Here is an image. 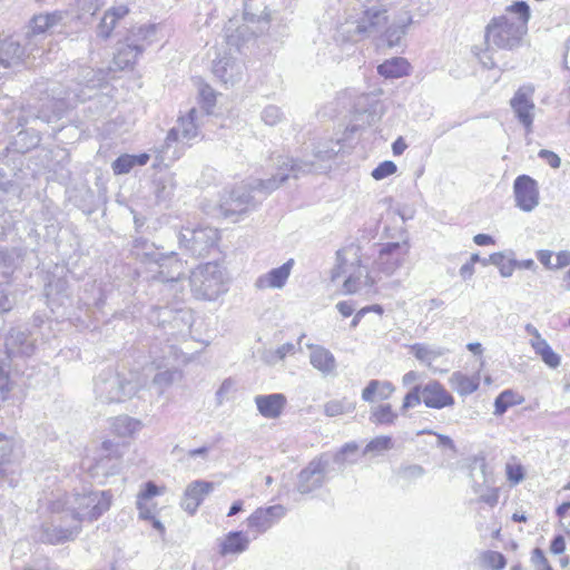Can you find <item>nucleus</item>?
<instances>
[{"mask_svg": "<svg viewBox=\"0 0 570 570\" xmlns=\"http://www.w3.org/2000/svg\"><path fill=\"white\" fill-rule=\"evenodd\" d=\"M356 131V125L350 124L342 137L332 142L330 148L315 147L313 149V157L315 160L305 156L304 159H293L285 156L276 158L277 173L269 179L257 180L253 189H258L264 193L275 190L281 184L285 183L291 176L298 178L301 175L308 173H323L327 169L321 163L326 161L333 157H344L345 154H351L354 149L353 135Z\"/></svg>", "mask_w": 570, "mask_h": 570, "instance_id": "f257e3e1", "label": "nucleus"}, {"mask_svg": "<svg viewBox=\"0 0 570 570\" xmlns=\"http://www.w3.org/2000/svg\"><path fill=\"white\" fill-rule=\"evenodd\" d=\"M530 7L525 1H515L501 16L493 17L485 27L484 40L488 50L513 51L522 46L528 32Z\"/></svg>", "mask_w": 570, "mask_h": 570, "instance_id": "f03ea898", "label": "nucleus"}, {"mask_svg": "<svg viewBox=\"0 0 570 570\" xmlns=\"http://www.w3.org/2000/svg\"><path fill=\"white\" fill-rule=\"evenodd\" d=\"M3 348H0V404L9 397L11 380L9 371H19L20 363L31 357L36 352V338L28 328L12 327L4 335Z\"/></svg>", "mask_w": 570, "mask_h": 570, "instance_id": "7ed1b4c3", "label": "nucleus"}, {"mask_svg": "<svg viewBox=\"0 0 570 570\" xmlns=\"http://www.w3.org/2000/svg\"><path fill=\"white\" fill-rule=\"evenodd\" d=\"M110 491H83L66 495L63 499L53 500L50 503L52 513L70 515L72 522L81 525L82 522L98 520L111 505Z\"/></svg>", "mask_w": 570, "mask_h": 570, "instance_id": "20e7f679", "label": "nucleus"}, {"mask_svg": "<svg viewBox=\"0 0 570 570\" xmlns=\"http://www.w3.org/2000/svg\"><path fill=\"white\" fill-rule=\"evenodd\" d=\"M198 117L199 111L191 108L186 116L178 119L177 126L168 131L161 148L157 151V159L160 163L168 166V163L177 160L183 154V148L178 145L189 142L198 136Z\"/></svg>", "mask_w": 570, "mask_h": 570, "instance_id": "39448f33", "label": "nucleus"}, {"mask_svg": "<svg viewBox=\"0 0 570 570\" xmlns=\"http://www.w3.org/2000/svg\"><path fill=\"white\" fill-rule=\"evenodd\" d=\"M365 10L361 19H358V35L364 33L367 37H376L384 30V40L389 47L400 45L401 39L406 32V27L412 22L409 17L406 23L401 26L392 24L386 28L387 10L383 6L364 4Z\"/></svg>", "mask_w": 570, "mask_h": 570, "instance_id": "423d86ee", "label": "nucleus"}, {"mask_svg": "<svg viewBox=\"0 0 570 570\" xmlns=\"http://www.w3.org/2000/svg\"><path fill=\"white\" fill-rule=\"evenodd\" d=\"M138 392V383L130 377L114 372L102 371L95 381V394L101 403H121Z\"/></svg>", "mask_w": 570, "mask_h": 570, "instance_id": "0eeeda50", "label": "nucleus"}, {"mask_svg": "<svg viewBox=\"0 0 570 570\" xmlns=\"http://www.w3.org/2000/svg\"><path fill=\"white\" fill-rule=\"evenodd\" d=\"M189 284L198 299L214 301L227 291L223 271L217 263H206L194 269Z\"/></svg>", "mask_w": 570, "mask_h": 570, "instance_id": "6e6552de", "label": "nucleus"}, {"mask_svg": "<svg viewBox=\"0 0 570 570\" xmlns=\"http://www.w3.org/2000/svg\"><path fill=\"white\" fill-rule=\"evenodd\" d=\"M179 247L191 256H206L218 240V232L208 226L184 227L177 235Z\"/></svg>", "mask_w": 570, "mask_h": 570, "instance_id": "1a4fd4ad", "label": "nucleus"}, {"mask_svg": "<svg viewBox=\"0 0 570 570\" xmlns=\"http://www.w3.org/2000/svg\"><path fill=\"white\" fill-rule=\"evenodd\" d=\"M69 517L67 512L53 513L51 522L41 524L38 533L39 540L49 544H61L75 540L81 531V525L72 521L67 524Z\"/></svg>", "mask_w": 570, "mask_h": 570, "instance_id": "9d476101", "label": "nucleus"}, {"mask_svg": "<svg viewBox=\"0 0 570 570\" xmlns=\"http://www.w3.org/2000/svg\"><path fill=\"white\" fill-rule=\"evenodd\" d=\"M119 446L111 441H104L100 449V454L92 459H85L82 461V469L87 470L91 478H100L112 475L119 470L120 459Z\"/></svg>", "mask_w": 570, "mask_h": 570, "instance_id": "9b49d317", "label": "nucleus"}, {"mask_svg": "<svg viewBox=\"0 0 570 570\" xmlns=\"http://www.w3.org/2000/svg\"><path fill=\"white\" fill-rule=\"evenodd\" d=\"M87 98H90V96L85 92L83 88L68 89L63 96L53 97L43 102L36 115V119L46 124H53L61 119L67 109L78 101H85Z\"/></svg>", "mask_w": 570, "mask_h": 570, "instance_id": "f8f14e48", "label": "nucleus"}, {"mask_svg": "<svg viewBox=\"0 0 570 570\" xmlns=\"http://www.w3.org/2000/svg\"><path fill=\"white\" fill-rule=\"evenodd\" d=\"M328 476L327 456H317L298 473L296 490L302 494H308L320 489Z\"/></svg>", "mask_w": 570, "mask_h": 570, "instance_id": "ddd939ff", "label": "nucleus"}, {"mask_svg": "<svg viewBox=\"0 0 570 570\" xmlns=\"http://www.w3.org/2000/svg\"><path fill=\"white\" fill-rule=\"evenodd\" d=\"M401 234L402 240L386 243L380 249L377 265L386 275L393 274L403 264L409 254V237L405 230H402Z\"/></svg>", "mask_w": 570, "mask_h": 570, "instance_id": "4468645a", "label": "nucleus"}, {"mask_svg": "<svg viewBox=\"0 0 570 570\" xmlns=\"http://www.w3.org/2000/svg\"><path fill=\"white\" fill-rule=\"evenodd\" d=\"M515 205L523 212H532L539 204V189L537 181L528 176L520 175L513 183Z\"/></svg>", "mask_w": 570, "mask_h": 570, "instance_id": "2eb2a0df", "label": "nucleus"}, {"mask_svg": "<svg viewBox=\"0 0 570 570\" xmlns=\"http://www.w3.org/2000/svg\"><path fill=\"white\" fill-rule=\"evenodd\" d=\"M150 261L159 266L158 279L163 283L178 282L185 274L184 263L176 257L174 252L161 254L158 252H146Z\"/></svg>", "mask_w": 570, "mask_h": 570, "instance_id": "dca6fc26", "label": "nucleus"}, {"mask_svg": "<svg viewBox=\"0 0 570 570\" xmlns=\"http://www.w3.org/2000/svg\"><path fill=\"white\" fill-rule=\"evenodd\" d=\"M255 206L256 204L250 189L246 185H239L233 188L228 197L222 202L220 209L226 217H232L234 215L244 214Z\"/></svg>", "mask_w": 570, "mask_h": 570, "instance_id": "f3484780", "label": "nucleus"}, {"mask_svg": "<svg viewBox=\"0 0 570 570\" xmlns=\"http://www.w3.org/2000/svg\"><path fill=\"white\" fill-rule=\"evenodd\" d=\"M286 514L282 504L257 508L246 520L247 527L257 534H262L276 524Z\"/></svg>", "mask_w": 570, "mask_h": 570, "instance_id": "a211bd4d", "label": "nucleus"}, {"mask_svg": "<svg viewBox=\"0 0 570 570\" xmlns=\"http://www.w3.org/2000/svg\"><path fill=\"white\" fill-rule=\"evenodd\" d=\"M19 455L16 451V442L0 433V479L9 482L13 487V478L17 473Z\"/></svg>", "mask_w": 570, "mask_h": 570, "instance_id": "6ab92c4d", "label": "nucleus"}, {"mask_svg": "<svg viewBox=\"0 0 570 570\" xmlns=\"http://www.w3.org/2000/svg\"><path fill=\"white\" fill-rule=\"evenodd\" d=\"M60 19L61 16L58 13L38 14L32 18L26 33V45L29 48V52H32L38 47V42L46 37L47 31L56 26Z\"/></svg>", "mask_w": 570, "mask_h": 570, "instance_id": "aec40b11", "label": "nucleus"}, {"mask_svg": "<svg viewBox=\"0 0 570 570\" xmlns=\"http://www.w3.org/2000/svg\"><path fill=\"white\" fill-rule=\"evenodd\" d=\"M214 483L196 480L187 485L180 501V507L189 514H195L205 498L213 492Z\"/></svg>", "mask_w": 570, "mask_h": 570, "instance_id": "412c9836", "label": "nucleus"}, {"mask_svg": "<svg viewBox=\"0 0 570 570\" xmlns=\"http://www.w3.org/2000/svg\"><path fill=\"white\" fill-rule=\"evenodd\" d=\"M533 90L531 88H519L511 99V108L518 120L529 131L533 122L534 104L531 99Z\"/></svg>", "mask_w": 570, "mask_h": 570, "instance_id": "4be33fe9", "label": "nucleus"}, {"mask_svg": "<svg viewBox=\"0 0 570 570\" xmlns=\"http://www.w3.org/2000/svg\"><path fill=\"white\" fill-rule=\"evenodd\" d=\"M29 51L28 46L22 45L13 37L0 39V69H9L19 66Z\"/></svg>", "mask_w": 570, "mask_h": 570, "instance_id": "5701e85b", "label": "nucleus"}, {"mask_svg": "<svg viewBox=\"0 0 570 570\" xmlns=\"http://www.w3.org/2000/svg\"><path fill=\"white\" fill-rule=\"evenodd\" d=\"M244 69V63L230 56H224L213 62V73L226 85H234L239 81L243 77Z\"/></svg>", "mask_w": 570, "mask_h": 570, "instance_id": "b1692460", "label": "nucleus"}, {"mask_svg": "<svg viewBox=\"0 0 570 570\" xmlns=\"http://www.w3.org/2000/svg\"><path fill=\"white\" fill-rule=\"evenodd\" d=\"M422 391L426 407L440 410L454 404V397L439 381L428 382L422 385Z\"/></svg>", "mask_w": 570, "mask_h": 570, "instance_id": "393cba45", "label": "nucleus"}, {"mask_svg": "<svg viewBox=\"0 0 570 570\" xmlns=\"http://www.w3.org/2000/svg\"><path fill=\"white\" fill-rule=\"evenodd\" d=\"M257 411L266 419H277L283 413L287 400L282 393L259 394L254 397Z\"/></svg>", "mask_w": 570, "mask_h": 570, "instance_id": "a878e982", "label": "nucleus"}, {"mask_svg": "<svg viewBox=\"0 0 570 570\" xmlns=\"http://www.w3.org/2000/svg\"><path fill=\"white\" fill-rule=\"evenodd\" d=\"M293 266L294 259L289 258L279 267L273 268L268 273L261 275L256 279L255 286L258 289L283 288L291 275Z\"/></svg>", "mask_w": 570, "mask_h": 570, "instance_id": "bb28decb", "label": "nucleus"}, {"mask_svg": "<svg viewBox=\"0 0 570 570\" xmlns=\"http://www.w3.org/2000/svg\"><path fill=\"white\" fill-rule=\"evenodd\" d=\"M157 40V26L156 24H141L135 26L125 38V41L144 52L147 47Z\"/></svg>", "mask_w": 570, "mask_h": 570, "instance_id": "cd10ccee", "label": "nucleus"}, {"mask_svg": "<svg viewBox=\"0 0 570 570\" xmlns=\"http://www.w3.org/2000/svg\"><path fill=\"white\" fill-rule=\"evenodd\" d=\"M382 89H375L370 95H362V99L366 100L367 107L362 111L358 110V128L367 125L373 126L380 121L382 117V104L377 99L382 95Z\"/></svg>", "mask_w": 570, "mask_h": 570, "instance_id": "c85d7f7f", "label": "nucleus"}, {"mask_svg": "<svg viewBox=\"0 0 570 570\" xmlns=\"http://www.w3.org/2000/svg\"><path fill=\"white\" fill-rule=\"evenodd\" d=\"M249 538L243 531H230L218 544V552L222 557L228 554H240L245 552L249 547Z\"/></svg>", "mask_w": 570, "mask_h": 570, "instance_id": "c756f323", "label": "nucleus"}, {"mask_svg": "<svg viewBox=\"0 0 570 570\" xmlns=\"http://www.w3.org/2000/svg\"><path fill=\"white\" fill-rule=\"evenodd\" d=\"M320 456H327L328 474L342 471L345 463H354L356 456V442L346 443L334 454L323 453Z\"/></svg>", "mask_w": 570, "mask_h": 570, "instance_id": "7c9ffc66", "label": "nucleus"}, {"mask_svg": "<svg viewBox=\"0 0 570 570\" xmlns=\"http://www.w3.org/2000/svg\"><path fill=\"white\" fill-rule=\"evenodd\" d=\"M395 387L390 381L371 380L362 391L365 402L385 401L394 393Z\"/></svg>", "mask_w": 570, "mask_h": 570, "instance_id": "2f4dec72", "label": "nucleus"}, {"mask_svg": "<svg viewBox=\"0 0 570 570\" xmlns=\"http://www.w3.org/2000/svg\"><path fill=\"white\" fill-rule=\"evenodd\" d=\"M24 255L26 249L21 247L0 246V273L9 277L22 264Z\"/></svg>", "mask_w": 570, "mask_h": 570, "instance_id": "473e14b6", "label": "nucleus"}, {"mask_svg": "<svg viewBox=\"0 0 570 570\" xmlns=\"http://www.w3.org/2000/svg\"><path fill=\"white\" fill-rule=\"evenodd\" d=\"M308 347H312V345H308ZM309 361L311 364L324 375L332 374L336 367L333 354L322 346H313Z\"/></svg>", "mask_w": 570, "mask_h": 570, "instance_id": "72a5a7b5", "label": "nucleus"}, {"mask_svg": "<svg viewBox=\"0 0 570 570\" xmlns=\"http://www.w3.org/2000/svg\"><path fill=\"white\" fill-rule=\"evenodd\" d=\"M410 63L405 58L394 57L377 66V72L386 78L394 79L409 75Z\"/></svg>", "mask_w": 570, "mask_h": 570, "instance_id": "f704fd0d", "label": "nucleus"}, {"mask_svg": "<svg viewBox=\"0 0 570 570\" xmlns=\"http://www.w3.org/2000/svg\"><path fill=\"white\" fill-rule=\"evenodd\" d=\"M356 37V22L353 20H346L341 23L336 29L335 41L346 51V55L354 53V43Z\"/></svg>", "mask_w": 570, "mask_h": 570, "instance_id": "c9c22d12", "label": "nucleus"}, {"mask_svg": "<svg viewBox=\"0 0 570 570\" xmlns=\"http://www.w3.org/2000/svg\"><path fill=\"white\" fill-rule=\"evenodd\" d=\"M142 52L129 46L126 41L120 45L114 57V65L117 69L124 70L134 66Z\"/></svg>", "mask_w": 570, "mask_h": 570, "instance_id": "e433bc0d", "label": "nucleus"}, {"mask_svg": "<svg viewBox=\"0 0 570 570\" xmlns=\"http://www.w3.org/2000/svg\"><path fill=\"white\" fill-rule=\"evenodd\" d=\"M450 384L460 395H470L479 387V379L468 376L462 372H454L450 377Z\"/></svg>", "mask_w": 570, "mask_h": 570, "instance_id": "4c0bfd02", "label": "nucleus"}, {"mask_svg": "<svg viewBox=\"0 0 570 570\" xmlns=\"http://www.w3.org/2000/svg\"><path fill=\"white\" fill-rule=\"evenodd\" d=\"M396 420L397 413L392 410L389 403L372 406L368 416V421L374 425H393Z\"/></svg>", "mask_w": 570, "mask_h": 570, "instance_id": "58836bf2", "label": "nucleus"}, {"mask_svg": "<svg viewBox=\"0 0 570 570\" xmlns=\"http://www.w3.org/2000/svg\"><path fill=\"white\" fill-rule=\"evenodd\" d=\"M142 424L139 420L128 415H120L114 419L111 429L114 433L121 438L131 436L141 429Z\"/></svg>", "mask_w": 570, "mask_h": 570, "instance_id": "ea45409f", "label": "nucleus"}, {"mask_svg": "<svg viewBox=\"0 0 570 570\" xmlns=\"http://www.w3.org/2000/svg\"><path fill=\"white\" fill-rule=\"evenodd\" d=\"M523 401L524 399L513 390H504L494 400V415H503L509 407Z\"/></svg>", "mask_w": 570, "mask_h": 570, "instance_id": "a19ab883", "label": "nucleus"}, {"mask_svg": "<svg viewBox=\"0 0 570 570\" xmlns=\"http://www.w3.org/2000/svg\"><path fill=\"white\" fill-rule=\"evenodd\" d=\"M531 347L537 355L551 368H556L560 365V356L551 348L546 340L540 342H530Z\"/></svg>", "mask_w": 570, "mask_h": 570, "instance_id": "79ce46f5", "label": "nucleus"}, {"mask_svg": "<svg viewBox=\"0 0 570 570\" xmlns=\"http://www.w3.org/2000/svg\"><path fill=\"white\" fill-rule=\"evenodd\" d=\"M411 351L419 361L428 365H431L433 361L445 354V348L430 347L421 343L413 344Z\"/></svg>", "mask_w": 570, "mask_h": 570, "instance_id": "37998d69", "label": "nucleus"}, {"mask_svg": "<svg viewBox=\"0 0 570 570\" xmlns=\"http://www.w3.org/2000/svg\"><path fill=\"white\" fill-rule=\"evenodd\" d=\"M517 259H505L502 253H493L489 256V258H484L482 264L485 266L488 264H492L499 268L500 275L502 277L512 276L515 269Z\"/></svg>", "mask_w": 570, "mask_h": 570, "instance_id": "c03bdc74", "label": "nucleus"}, {"mask_svg": "<svg viewBox=\"0 0 570 570\" xmlns=\"http://www.w3.org/2000/svg\"><path fill=\"white\" fill-rule=\"evenodd\" d=\"M425 474V470L420 464H402L396 471L395 475L402 484H411Z\"/></svg>", "mask_w": 570, "mask_h": 570, "instance_id": "a18cd8bd", "label": "nucleus"}, {"mask_svg": "<svg viewBox=\"0 0 570 570\" xmlns=\"http://www.w3.org/2000/svg\"><path fill=\"white\" fill-rule=\"evenodd\" d=\"M105 76L101 70L96 71L90 67H83L81 68V72L79 76V80L77 82V86H82L87 89H95L100 86V83L104 81Z\"/></svg>", "mask_w": 570, "mask_h": 570, "instance_id": "49530a36", "label": "nucleus"}, {"mask_svg": "<svg viewBox=\"0 0 570 570\" xmlns=\"http://www.w3.org/2000/svg\"><path fill=\"white\" fill-rule=\"evenodd\" d=\"M393 448V441L391 436L381 435L372 439L365 446L363 454H374L380 455L385 451H389Z\"/></svg>", "mask_w": 570, "mask_h": 570, "instance_id": "de8ad7c7", "label": "nucleus"}, {"mask_svg": "<svg viewBox=\"0 0 570 570\" xmlns=\"http://www.w3.org/2000/svg\"><path fill=\"white\" fill-rule=\"evenodd\" d=\"M296 346L293 343H285L278 346L276 350L266 351L264 354V361L267 364L274 365L279 361H283L287 355L294 354Z\"/></svg>", "mask_w": 570, "mask_h": 570, "instance_id": "09e8293b", "label": "nucleus"}, {"mask_svg": "<svg viewBox=\"0 0 570 570\" xmlns=\"http://www.w3.org/2000/svg\"><path fill=\"white\" fill-rule=\"evenodd\" d=\"M481 561L484 566L492 570H502L507 560L501 552L488 550L481 554Z\"/></svg>", "mask_w": 570, "mask_h": 570, "instance_id": "8fccbe9b", "label": "nucleus"}, {"mask_svg": "<svg viewBox=\"0 0 570 570\" xmlns=\"http://www.w3.org/2000/svg\"><path fill=\"white\" fill-rule=\"evenodd\" d=\"M261 118L264 124L275 126L284 119V112L278 106L269 105L263 109Z\"/></svg>", "mask_w": 570, "mask_h": 570, "instance_id": "3c124183", "label": "nucleus"}, {"mask_svg": "<svg viewBox=\"0 0 570 570\" xmlns=\"http://www.w3.org/2000/svg\"><path fill=\"white\" fill-rule=\"evenodd\" d=\"M422 392V385H415L414 387H412L404 396L401 410L405 412L409 409L419 405L421 402H423Z\"/></svg>", "mask_w": 570, "mask_h": 570, "instance_id": "603ef678", "label": "nucleus"}, {"mask_svg": "<svg viewBox=\"0 0 570 570\" xmlns=\"http://www.w3.org/2000/svg\"><path fill=\"white\" fill-rule=\"evenodd\" d=\"M134 167V155L124 154L112 163V170L116 175L128 174Z\"/></svg>", "mask_w": 570, "mask_h": 570, "instance_id": "864d4df0", "label": "nucleus"}, {"mask_svg": "<svg viewBox=\"0 0 570 570\" xmlns=\"http://www.w3.org/2000/svg\"><path fill=\"white\" fill-rule=\"evenodd\" d=\"M396 170H397V167L393 161L385 160V161H382L377 167H375L372 170L371 175L375 180H382V179L393 175L394 173H396Z\"/></svg>", "mask_w": 570, "mask_h": 570, "instance_id": "5fc2aeb1", "label": "nucleus"}, {"mask_svg": "<svg viewBox=\"0 0 570 570\" xmlns=\"http://www.w3.org/2000/svg\"><path fill=\"white\" fill-rule=\"evenodd\" d=\"M352 409L351 403L344 401L333 400L325 404L324 411L327 416H336L343 414Z\"/></svg>", "mask_w": 570, "mask_h": 570, "instance_id": "6e6d98bb", "label": "nucleus"}, {"mask_svg": "<svg viewBox=\"0 0 570 570\" xmlns=\"http://www.w3.org/2000/svg\"><path fill=\"white\" fill-rule=\"evenodd\" d=\"M115 17L112 14H107V12L104 14L100 23L98 24L97 35L98 37L102 39H107L114 28L116 27Z\"/></svg>", "mask_w": 570, "mask_h": 570, "instance_id": "4d7b16f0", "label": "nucleus"}, {"mask_svg": "<svg viewBox=\"0 0 570 570\" xmlns=\"http://www.w3.org/2000/svg\"><path fill=\"white\" fill-rule=\"evenodd\" d=\"M8 283L0 282V313H6L12 309L14 298L8 291Z\"/></svg>", "mask_w": 570, "mask_h": 570, "instance_id": "13d9d810", "label": "nucleus"}, {"mask_svg": "<svg viewBox=\"0 0 570 570\" xmlns=\"http://www.w3.org/2000/svg\"><path fill=\"white\" fill-rule=\"evenodd\" d=\"M178 374L177 371L166 370L163 372H158L154 379L153 383L164 390L168 387L175 380V376Z\"/></svg>", "mask_w": 570, "mask_h": 570, "instance_id": "bf43d9fd", "label": "nucleus"}, {"mask_svg": "<svg viewBox=\"0 0 570 570\" xmlns=\"http://www.w3.org/2000/svg\"><path fill=\"white\" fill-rule=\"evenodd\" d=\"M105 0H78L77 7L82 16L95 14L104 4Z\"/></svg>", "mask_w": 570, "mask_h": 570, "instance_id": "052dcab7", "label": "nucleus"}, {"mask_svg": "<svg viewBox=\"0 0 570 570\" xmlns=\"http://www.w3.org/2000/svg\"><path fill=\"white\" fill-rule=\"evenodd\" d=\"M199 97H200L202 104L206 110V114L209 115L210 109L216 104V95H215L214 90L209 86H204V87H202V89L199 91Z\"/></svg>", "mask_w": 570, "mask_h": 570, "instance_id": "680f3d73", "label": "nucleus"}, {"mask_svg": "<svg viewBox=\"0 0 570 570\" xmlns=\"http://www.w3.org/2000/svg\"><path fill=\"white\" fill-rule=\"evenodd\" d=\"M417 434L419 435H421V434H433V435H435L438 438V445L439 446H446L451 451L456 453V446H455L453 440L450 436H448V435L433 432L432 430H422Z\"/></svg>", "mask_w": 570, "mask_h": 570, "instance_id": "e2e57ef3", "label": "nucleus"}, {"mask_svg": "<svg viewBox=\"0 0 570 570\" xmlns=\"http://www.w3.org/2000/svg\"><path fill=\"white\" fill-rule=\"evenodd\" d=\"M157 494H159L158 487L154 482L149 481L144 484V489L138 493L137 501L145 502Z\"/></svg>", "mask_w": 570, "mask_h": 570, "instance_id": "0e129e2a", "label": "nucleus"}, {"mask_svg": "<svg viewBox=\"0 0 570 570\" xmlns=\"http://www.w3.org/2000/svg\"><path fill=\"white\" fill-rule=\"evenodd\" d=\"M233 386L234 382L232 379H226L223 381V383L220 384L219 389L216 392V401L218 405L223 404L225 396L230 392Z\"/></svg>", "mask_w": 570, "mask_h": 570, "instance_id": "69168bd1", "label": "nucleus"}, {"mask_svg": "<svg viewBox=\"0 0 570 570\" xmlns=\"http://www.w3.org/2000/svg\"><path fill=\"white\" fill-rule=\"evenodd\" d=\"M508 479L513 483H519L523 480L524 473L521 465H507Z\"/></svg>", "mask_w": 570, "mask_h": 570, "instance_id": "338daca9", "label": "nucleus"}, {"mask_svg": "<svg viewBox=\"0 0 570 570\" xmlns=\"http://www.w3.org/2000/svg\"><path fill=\"white\" fill-rule=\"evenodd\" d=\"M480 501L490 507H495L499 501V490L497 488L489 489L485 493L480 495Z\"/></svg>", "mask_w": 570, "mask_h": 570, "instance_id": "774afa93", "label": "nucleus"}]
</instances>
